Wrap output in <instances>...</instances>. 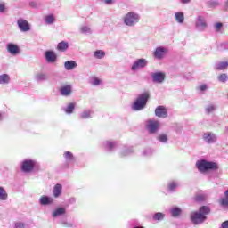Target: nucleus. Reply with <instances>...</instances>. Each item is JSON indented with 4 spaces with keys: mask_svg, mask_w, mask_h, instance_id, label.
<instances>
[{
    "mask_svg": "<svg viewBox=\"0 0 228 228\" xmlns=\"http://www.w3.org/2000/svg\"><path fill=\"white\" fill-rule=\"evenodd\" d=\"M161 124L158 120L149 119L146 124V129L150 134H156L157 131H159Z\"/></svg>",
    "mask_w": 228,
    "mask_h": 228,
    "instance_id": "obj_5",
    "label": "nucleus"
},
{
    "mask_svg": "<svg viewBox=\"0 0 228 228\" xmlns=\"http://www.w3.org/2000/svg\"><path fill=\"white\" fill-rule=\"evenodd\" d=\"M134 151H133V147H129V148H125L122 151H121V157L122 158H126L127 156H131V154H133Z\"/></svg>",
    "mask_w": 228,
    "mask_h": 228,
    "instance_id": "obj_35",
    "label": "nucleus"
},
{
    "mask_svg": "<svg viewBox=\"0 0 228 228\" xmlns=\"http://www.w3.org/2000/svg\"><path fill=\"white\" fill-rule=\"evenodd\" d=\"M155 115L159 118H167L168 117V112H167V108L165 106H158L155 109Z\"/></svg>",
    "mask_w": 228,
    "mask_h": 228,
    "instance_id": "obj_14",
    "label": "nucleus"
},
{
    "mask_svg": "<svg viewBox=\"0 0 228 228\" xmlns=\"http://www.w3.org/2000/svg\"><path fill=\"white\" fill-rule=\"evenodd\" d=\"M167 188H168L169 191H175V190H177V188H179V183L176 181H171L168 183Z\"/></svg>",
    "mask_w": 228,
    "mask_h": 228,
    "instance_id": "obj_33",
    "label": "nucleus"
},
{
    "mask_svg": "<svg viewBox=\"0 0 228 228\" xmlns=\"http://www.w3.org/2000/svg\"><path fill=\"white\" fill-rule=\"evenodd\" d=\"M165 218V214L161 212H157L153 215V220H163Z\"/></svg>",
    "mask_w": 228,
    "mask_h": 228,
    "instance_id": "obj_44",
    "label": "nucleus"
},
{
    "mask_svg": "<svg viewBox=\"0 0 228 228\" xmlns=\"http://www.w3.org/2000/svg\"><path fill=\"white\" fill-rule=\"evenodd\" d=\"M60 94L63 97H70V95H72V86H64L61 87Z\"/></svg>",
    "mask_w": 228,
    "mask_h": 228,
    "instance_id": "obj_17",
    "label": "nucleus"
},
{
    "mask_svg": "<svg viewBox=\"0 0 228 228\" xmlns=\"http://www.w3.org/2000/svg\"><path fill=\"white\" fill-rule=\"evenodd\" d=\"M69 202L70 204H76V198H70V199L69 200Z\"/></svg>",
    "mask_w": 228,
    "mask_h": 228,
    "instance_id": "obj_55",
    "label": "nucleus"
},
{
    "mask_svg": "<svg viewBox=\"0 0 228 228\" xmlns=\"http://www.w3.org/2000/svg\"><path fill=\"white\" fill-rule=\"evenodd\" d=\"M34 79L37 83H44V81H49V76L44 72H38L34 76Z\"/></svg>",
    "mask_w": 228,
    "mask_h": 228,
    "instance_id": "obj_18",
    "label": "nucleus"
},
{
    "mask_svg": "<svg viewBox=\"0 0 228 228\" xmlns=\"http://www.w3.org/2000/svg\"><path fill=\"white\" fill-rule=\"evenodd\" d=\"M104 4H107V6H111L113 4V0H103Z\"/></svg>",
    "mask_w": 228,
    "mask_h": 228,
    "instance_id": "obj_52",
    "label": "nucleus"
},
{
    "mask_svg": "<svg viewBox=\"0 0 228 228\" xmlns=\"http://www.w3.org/2000/svg\"><path fill=\"white\" fill-rule=\"evenodd\" d=\"M93 115H94V111H92L91 110H85L79 114V117L80 118L86 119V118H92Z\"/></svg>",
    "mask_w": 228,
    "mask_h": 228,
    "instance_id": "obj_30",
    "label": "nucleus"
},
{
    "mask_svg": "<svg viewBox=\"0 0 228 228\" xmlns=\"http://www.w3.org/2000/svg\"><path fill=\"white\" fill-rule=\"evenodd\" d=\"M226 67H228L227 61H222L216 64V70H224Z\"/></svg>",
    "mask_w": 228,
    "mask_h": 228,
    "instance_id": "obj_39",
    "label": "nucleus"
},
{
    "mask_svg": "<svg viewBox=\"0 0 228 228\" xmlns=\"http://www.w3.org/2000/svg\"><path fill=\"white\" fill-rule=\"evenodd\" d=\"M39 204L40 206H52V204H54V199L43 195L39 198Z\"/></svg>",
    "mask_w": 228,
    "mask_h": 228,
    "instance_id": "obj_15",
    "label": "nucleus"
},
{
    "mask_svg": "<svg viewBox=\"0 0 228 228\" xmlns=\"http://www.w3.org/2000/svg\"><path fill=\"white\" fill-rule=\"evenodd\" d=\"M182 4H190L191 3V0H179Z\"/></svg>",
    "mask_w": 228,
    "mask_h": 228,
    "instance_id": "obj_54",
    "label": "nucleus"
},
{
    "mask_svg": "<svg viewBox=\"0 0 228 228\" xmlns=\"http://www.w3.org/2000/svg\"><path fill=\"white\" fill-rule=\"evenodd\" d=\"M222 26H223L222 23H216V24L214 25V29H215V31H220V29H222Z\"/></svg>",
    "mask_w": 228,
    "mask_h": 228,
    "instance_id": "obj_51",
    "label": "nucleus"
},
{
    "mask_svg": "<svg viewBox=\"0 0 228 228\" xmlns=\"http://www.w3.org/2000/svg\"><path fill=\"white\" fill-rule=\"evenodd\" d=\"M167 75L164 72H155L151 74V79L153 83H158L161 85V83L165 82Z\"/></svg>",
    "mask_w": 228,
    "mask_h": 228,
    "instance_id": "obj_13",
    "label": "nucleus"
},
{
    "mask_svg": "<svg viewBox=\"0 0 228 228\" xmlns=\"http://www.w3.org/2000/svg\"><path fill=\"white\" fill-rule=\"evenodd\" d=\"M0 120H3V113L0 112Z\"/></svg>",
    "mask_w": 228,
    "mask_h": 228,
    "instance_id": "obj_56",
    "label": "nucleus"
},
{
    "mask_svg": "<svg viewBox=\"0 0 228 228\" xmlns=\"http://www.w3.org/2000/svg\"><path fill=\"white\" fill-rule=\"evenodd\" d=\"M77 67V63L75 61H67L64 62L65 70H74Z\"/></svg>",
    "mask_w": 228,
    "mask_h": 228,
    "instance_id": "obj_24",
    "label": "nucleus"
},
{
    "mask_svg": "<svg viewBox=\"0 0 228 228\" xmlns=\"http://www.w3.org/2000/svg\"><path fill=\"white\" fill-rule=\"evenodd\" d=\"M226 6H228V1L226 2Z\"/></svg>",
    "mask_w": 228,
    "mask_h": 228,
    "instance_id": "obj_58",
    "label": "nucleus"
},
{
    "mask_svg": "<svg viewBox=\"0 0 228 228\" xmlns=\"http://www.w3.org/2000/svg\"><path fill=\"white\" fill-rule=\"evenodd\" d=\"M220 228H228V220L223 222Z\"/></svg>",
    "mask_w": 228,
    "mask_h": 228,
    "instance_id": "obj_53",
    "label": "nucleus"
},
{
    "mask_svg": "<svg viewBox=\"0 0 228 228\" xmlns=\"http://www.w3.org/2000/svg\"><path fill=\"white\" fill-rule=\"evenodd\" d=\"M158 142H160V143H167L168 142V135L167 134H160L157 137Z\"/></svg>",
    "mask_w": 228,
    "mask_h": 228,
    "instance_id": "obj_37",
    "label": "nucleus"
},
{
    "mask_svg": "<svg viewBox=\"0 0 228 228\" xmlns=\"http://www.w3.org/2000/svg\"><path fill=\"white\" fill-rule=\"evenodd\" d=\"M60 224L62 227H67V228H75L76 227V225H74L71 222H69L65 219L61 220Z\"/></svg>",
    "mask_w": 228,
    "mask_h": 228,
    "instance_id": "obj_38",
    "label": "nucleus"
},
{
    "mask_svg": "<svg viewBox=\"0 0 228 228\" xmlns=\"http://www.w3.org/2000/svg\"><path fill=\"white\" fill-rule=\"evenodd\" d=\"M208 7V8H216V6H218V1L216 0H208L207 2Z\"/></svg>",
    "mask_w": 228,
    "mask_h": 228,
    "instance_id": "obj_42",
    "label": "nucleus"
},
{
    "mask_svg": "<svg viewBox=\"0 0 228 228\" xmlns=\"http://www.w3.org/2000/svg\"><path fill=\"white\" fill-rule=\"evenodd\" d=\"M153 153H154V150H152L151 148H147L143 151L142 155H144V156H152Z\"/></svg>",
    "mask_w": 228,
    "mask_h": 228,
    "instance_id": "obj_45",
    "label": "nucleus"
},
{
    "mask_svg": "<svg viewBox=\"0 0 228 228\" xmlns=\"http://www.w3.org/2000/svg\"><path fill=\"white\" fill-rule=\"evenodd\" d=\"M14 228H26V224L20 221L16 222L14 224Z\"/></svg>",
    "mask_w": 228,
    "mask_h": 228,
    "instance_id": "obj_49",
    "label": "nucleus"
},
{
    "mask_svg": "<svg viewBox=\"0 0 228 228\" xmlns=\"http://www.w3.org/2000/svg\"><path fill=\"white\" fill-rule=\"evenodd\" d=\"M58 51H61V53H64V51H67L69 49V43L65 41H61L57 45Z\"/></svg>",
    "mask_w": 228,
    "mask_h": 228,
    "instance_id": "obj_32",
    "label": "nucleus"
},
{
    "mask_svg": "<svg viewBox=\"0 0 228 228\" xmlns=\"http://www.w3.org/2000/svg\"><path fill=\"white\" fill-rule=\"evenodd\" d=\"M149 93H143L138 95L137 99L132 105V110L134 111H142L147 106V102L149 101Z\"/></svg>",
    "mask_w": 228,
    "mask_h": 228,
    "instance_id": "obj_4",
    "label": "nucleus"
},
{
    "mask_svg": "<svg viewBox=\"0 0 228 228\" xmlns=\"http://www.w3.org/2000/svg\"><path fill=\"white\" fill-rule=\"evenodd\" d=\"M140 14L136 12L130 11L123 16V22L128 28H134L140 22Z\"/></svg>",
    "mask_w": 228,
    "mask_h": 228,
    "instance_id": "obj_3",
    "label": "nucleus"
},
{
    "mask_svg": "<svg viewBox=\"0 0 228 228\" xmlns=\"http://www.w3.org/2000/svg\"><path fill=\"white\" fill-rule=\"evenodd\" d=\"M211 213V208L208 206H202L200 208L199 211H194L191 213V221L194 225H200L208 220L207 215Z\"/></svg>",
    "mask_w": 228,
    "mask_h": 228,
    "instance_id": "obj_1",
    "label": "nucleus"
},
{
    "mask_svg": "<svg viewBox=\"0 0 228 228\" xmlns=\"http://www.w3.org/2000/svg\"><path fill=\"white\" fill-rule=\"evenodd\" d=\"M103 147L107 151H113L117 147V142L115 141H106L103 142Z\"/></svg>",
    "mask_w": 228,
    "mask_h": 228,
    "instance_id": "obj_26",
    "label": "nucleus"
},
{
    "mask_svg": "<svg viewBox=\"0 0 228 228\" xmlns=\"http://www.w3.org/2000/svg\"><path fill=\"white\" fill-rule=\"evenodd\" d=\"M195 28L197 31L204 32L208 29V21L203 16H198L195 21Z\"/></svg>",
    "mask_w": 228,
    "mask_h": 228,
    "instance_id": "obj_7",
    "label": "nucleus"
},
{
    "mask_svg": "<svg viewBox=\"0 0 228 228\" xmlns=\"http://www.w3.org/2000/svg\"><path fill=\"white\" fill-rule=\"evenodd\" d=\"M224 45H227V46H228V43H224Z\"/></svg>",
    "mask_w": 228,
    "mask_h": 228,
    "instance_id": "obj_57",
    "label": "nucleus"
},
{
    "mask_svg": "<svg viewBox=\"0 0 228 228\" xmlns=\"http://www.w3.org/2000/svg\"><path fill=\"white\" fill-rule=\"evenodd\" d=\"M63 190V187L61 186V184L57 183L55 184V186L53 188V195L55 199H58V197H60V195H61V191Z\"/></svg>",
    "mask_w": 228,
    "mask_h": 228,
    "instance_id": "obj_22",
    "label": "nucleus"
},
{
    "mask_svg": "<svg viewBox=\"0 0 228 228\" xmlns=\"http://www.w3.org/2000/svg\"><path fill=\"white\" fill-rule=\"evenodd\" d=\"M196 167L199 172L204 174L205 172H209L211 170H218V164L213 161H208L206 159H200L196 162Z\"/></svg>",
    "mask_w": 228,
    "mask_h": 228,
    "instance_id": "obj_2",
    "label": "nucleus"
},
{
    "mask_svg": "<svg viewBox=\"0 0 228 228\" xmlns=\"http://www.w3.org/2000/svg\"><path fill=\"white\" fill-rule=\"evenodd\" d=\"M17 26L21 33H28V31H31V24H29V21L25 19H18Z\"/></svg>",
    "mask_w": 228,
    "mask_h": 228,
    "instance_id": "obj_8",
    "label": "nucleus"
},
{
    "mask_svg": "<svg viewBox=\"0 0 228 228\" xmlns=\"http://www.w3.org/2000/svg\"><path fill=\"white\" fill-rule=\"evenodd\" d=\"M79 33L81 35H92L94 30H92V27L89 25H81L79 28Z\"/></svg>",
    "mask_w": 228,
    "mask_h": 228,
    "instance_id": "obj_20",
    "label": "nucleus"
},
{
    "mask_svg": "<svg viewBox=\"0 0 228 228\" xmlns=\"http://www.w3.org/2000/svg\"><path fill=\"white\" fill-rule=\"evenodd\" d=\"M202 139L205 143H208V145H213V143H216L218 137L216 136V134L213 132H206L203 134Z\"/></svg>",
    "mask_w": 228,
    "mask_h": 228,
    "instance_id": "obj_9",
    "label": "nucleus"
},
{
    "mask_svg": "<svg viewBox=\"0 0 228 228\" xmlns=\"http://www.w3.org/2000/svg\"><path fill=\"white\" fill-rule=\"evenodd\" d=\"M167 54H168V48L163 46L157 47L153 53L155 60L159 61L163 60Z\"/></svg>",
    "mask_w": 228,
    "mask_h": 228,
    "instance_id": "obj_10",
    "label": "nucleus"
},
{
    "mask_svg": "<svg viewBox=\"0 0 228 228\" xmlns=\"http://www.w3.org/2000/svg\"><path fill=\"white\" fill-rule=\"evenodd\" d=\"M217 79L220 83H225L226 81H228V75L223 73L217 77Z\"/></svg>",
    "mask_w": 228,
    "mask_h": 228,
    "instance_id": "obj_43",
    "label": "nucleus"
},
{
    "mask_svg": "<svg viewBox=\"0 0 228 228\" xmlns=\"http://www.w3.org/2000/svg\"><path fill=\"white\" fill-rule=\"evenodd\" d=\"M196 202H204V200H206V195L204 194H200L197 195L195 198Z\"/></svg>",
    "mask_w": 228,
    "mask_h": 228,
    "instance_id": "obj_46",
    "label": "nucleus"
},
{
    "mask_svg": "<svg viewBox=\"0 0 228 228\" xmlns=\"http://www.w3.org/2000/svg\"><path fill=\"white\" fill-rule=\"evenodd\" d=\"M45 60L47 63H56L58 61V54L53 50L45 52Z\"/></svg>",
    "mask_w": 228,
    "mask_h": 228,
    "instance_id": "obj_11",
    "label": "nucleus"
},
{
    "mask_svg": "<svg viewBox=\"0 0 228 228\" xmlns=\"http://www.w3.org/2000/svg\"><path fill=\"white\" fill-rule=\"evenodd\" d=\"M175 20L178 24H183L184 22V12H177L175 13Z\"/></svg>",
    "mask_w": 228,
    "mask_h": 228,
    "instance_id": "obj_27",
    "label": "nucleus"
},
{
    "mask_svg": "<svg viewBox=\"0 0 228 228\" xmlns=\"http://www.w3.org/2000/svg\"><path fill=\"white\" fill-rule=\"evenodd\" d=\"M149 65V61L147 59H137L135 61L133 62L131 66L132 72H136L141 70V69H145Z\"/></svg>",
    "mask_w": 228,
    "mask_h": 228,
    "instance_id": "obj_6",
    "label": "nucleus"
},
{
    "mask_svg": "<svg viewBox=\"0 0 228 228\" xmlns=\"http://www.w3.org/2000/svg\"><path fill=\"white\" fill-rule=\"evenodd\" d=\"M11 81L12 78L10 77V75L6 73L0 75V85H10Z\"/></svg>",
    "mask_w": 228,
    "mask_h": 228,
    "instance_id": "obj_25",
    "label": "nucleus"
},
{
    "mask_svg": "<svg viewBox=\"0 0 228 228\" xmlns=\"http://www.w3.org/2000/svg\"><path fill=\"white\" fill-rule=\"evenodd\" d=\"M216 110V107L213 104L211 105H208L207 108H206V111L207 113H213V111H215Z\"/></svg>",
    "mask_w": 228,
    "mask_h": 228,
    "instance_id": "obj_48",
    "label": "nucleus"
},
{
    "mask_svg": "<svg viewBox=\"0 0 228 228\" xmlns=\"http://www.w3.org/2000/svg\"><path fill=\"white\" fill-rule=\"evenodd\" d=\"M63 157L67 163H72V161L76 160V159L74 158V154H72V152L70 151L64 152Z\"/></svg>",
    "mask_w": 228,
    "mask_h": 228,
    "instance_id": "obj_31",
    "label": "nucleus"
},
{
    "mask_svg": "<svg viewBox=\"0 0 228 228\" xmlns=\"http://www.w3.org/2000/svg\"><path fill=\"white\" fill-rule=\"evenodd\" d=\"M45 24L47 26H52L56 22V16L54 14H47L44 17Z\"/></svg>",
    "mask_w": 228,
    "mask_h": 228,
    "instance_id": "obj_21",
    "label": "nucleus"
},
{
    "mask_svg": "<svg viewBox=\"0 0 228 228\" xmlns=\"http://www.w3.org/2000/svg\"><path fill=\"white\" fill-rule=\"evenodd\" d=\"M106 56V53L102 50H96L94 53V57L96 58V60H102Z\"/></svg>",
    "mask_w": 228,
    "mask_h": 228,
    "instance_id": "obj_34",
    "label": "nucleus"
},
{
    "mask_svg": "<svg viewBox=\"0 0 228 228\" xmlns=\"http://www.w3.org/2000/svg\"><path fill=\"white\" fill-rule=\"evenodd\" d=\"M7 51L12 56H17V54H19V53H20L19 45L13 44V43H8L7 44Z\"/></svg>",
    "mask_w": 228,
    "mask_h": 228,
    "instance_id": "obj_16",
    "label": "nucleus"
},
{
    "mask_svg": "<svg viewBox=\"0 0 228 228\" xmlns=\"http://www.w3.org/2000/svg\"><path fill=\"white\" fill-rule=\"evenodd\" d=\"M90 85H92L93 86H99V85H101V79L95 77H92L90 78L89 81Z\"/></svg>",
    "mask_w": 228,
    "mask_h": 228,
    "instance_id": "obj_41",
    "label": "nucleus"
},
{
    "mask_svg": "<svg viewBox=\"0 0 228 228\" xmlns=\"http://www.w3.org/2000/svg\"><path fill=\"white\" fill-rule=\"evenodd\" d=\"M28 5L30 6V8L38 9V4H37V2L35 1H30Z\"/></svg>",
    "mask_w": 228,
    "mask_h": 228,
    "instance_id": "obj_50",
    "label": "nucleus"
},
{
    "mask_svg": "<svg viewBox=\"0 0 228 228\" xmlns=\"http://www.w3.org/2000/svg\"><path fill=\"white\" fill-rule=\"evenodd\" d=\"M35 165H37V161L26 159L21 164V170L23 172H32L33 168H35Z\"/></svg>",
    "mask_w": 228,
    "mask_h": 228,
    "instance_id": "obj_12",
    "label": "nucleus"
},
{
    "mask_svg": "<svg viewBox=\"0 0 228 228\" xmlns=\"http://www.w3.org/2000/svg\"><path fill=\"white\" fill-rule=\"evenodd\" d=\"M8 193H6V190L4 188L0 187V200H7Z\"/></svg>",
    "mask_w": 228,
    "mask_h": 228,
    "instance_id": "obj_40",
    "label": "nucleus"
},
{
    "mask_svg": "<svg viewBox=\"0 0 228 228\" xmlns=\"http://www.w3.org/2000/svg\"><path fill=\"white\" fill-rule=\"evenodd\" d=\"M76 109V103H69L65 108H63V111L67 115H72L74 113V110Z\"/></svg>",
    "mask_w": 228,
    "mask_h": 228,
    "instance_id": "obj_28",
    "label": "nucleus"
},
{
    "mask_svg": "<svg viewBox=\"0 0 228 228\" xmlns=\"http://www.w3.org/2000/svg\"><path fill=\"white\" fill-rule=\"evenodd\" d=\"M169 213L173 218H177V216H181L183 210L179 207H173L169 209Z\"/></svg>",
    "mask_w": 228,
    "mask_h": 228,
    "instance_id": "obj_23",
    "label": "nucleus"
},
{
    "mask_svg": "<svg viewBox=\"0 0 228 228\" xmlns=\"http://www.w3.org/2000/svg\"><path fill=\"white\" fill-rule=\"evenodd\" d=\"M219 204L222 208H228V189L224 191V197L219 200Z\"/></svg>",
    "mask_w": 228,
    "mask_h": 228,
    "instance_id": "obj_29",
    "label": "nucleus"
},
{
    "mask_svg": "<svg viewBox=\"0 0 228 228\" xmlns=\"http://www.w3.org/2000/svg\"><path fill=\"white\" fill-rule=\"evenodd\" d=\"M208 88L209 87L207 86V84H201L197 87V90H199L200 92H206Z\"/></svg>",
    "mask_w": 228,
    "mask_h": 228,
    "instance_id": "obj_47",
    "label": "nucleus"
},
{
    "mask_svg": "<svg viewBox=\"0 0 228 228\" xmlns=\"http://www.w3.org/2000/svg\"><path fill=\"white\" fill-rule=\"evenodd\" d=\"M67 213L65 208H57L52 212L53 218H58V216H63Z\"/></svg>",
    "mask_w": 228,
    "mask_h": 228,
    "instance_id": "obj_19",
    "label": "nucleus"
},
{
    "mask_svg": "<svg viewBox=\"0 0 228 228\" xmlns=\"http://www.w3.org/2000/svg\"><path fill=\"white\" fill-rule=\"evenodd\" d=\"M8 12L6 2L0 1V15H4Z\"/></svg>",
    "mask_w": 228,
    "mask_h": 228,
    "instance_id": "obj_36",
    "label": "nucleus"
}]
</instances>
